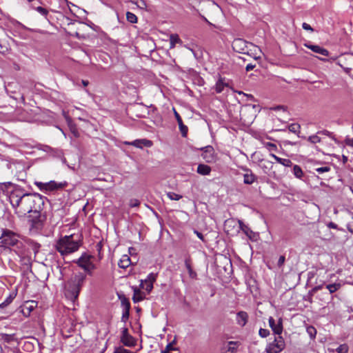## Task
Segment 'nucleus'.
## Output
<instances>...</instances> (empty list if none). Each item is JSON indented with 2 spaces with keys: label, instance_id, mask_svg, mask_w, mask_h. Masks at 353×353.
Here are the masks:
<instances>
[{
  "label": "nucleus",
  "instance_id": "nucleus-53",
  "mask_svg": "<svg viewBox=\"0 0 353 353\" xmlns=\"http://www.w3.org/2000/svg\"><path fill=\"white\" fill-rule=\"evenodd\" d=\"M254 68H255V65L249 63L246 65L245 70H246V71H250V70H253Z\"/></svg>",
  "mask_w": 353,
  "mask_h": 353
},
{
  "label": "nucleus",
  "instance_id": "nucleus-9",
  "mask_svg": "<svg viewBox=\"0 0 353 353\" xmlns=\"http://www.w3.org/2000/svg\"><path fill=\"white\" fill-rule=\"evenodd\" d=\"M201 157L208 163H214L217 160L214 149L211 145H208L203 148Z\"/></svg>",
  "mask_w": 353,
  "mask_h": 353
},
{
  "label": "nucleus",
  "instance_id": "nucleus-18",
  "mask_svg": "<svg viewBox=\"0 0 353 353\" xmlns=\"http://www.w3.org/2000/svg\"><path fill=\"white\" fill-rule=\"evenodd\" d=\"M174 116H175L177 123L179 124V129H180L182 136L184 137H186L187 133H188V127L186 125H183L182 119H181V116L179 115V114L176 111H174Z\"/></svg>",
  "mask_w": 353,
  "mask_h": 353
},
{
  "label": "nucleus",
  "instance_id": "nucleus-8",
  "mask_svg": "<svg viewBox=\"0 0 353 353\" xmlns=\"http://www.w3.org/2000/svg\"><path fill=\"white\" fill-rule=\"evenodd\" d=\"M285 341L282 336L275 337L274 341L269 343L265 348L267 353H279L285 348Z\"/></svg>",
  "mask_w": 353,
  "mask_h": 353
},
{
  "label": "nucleus",
  "instance_id": "nucleus-14",
  "mask_svg": "<svg viewBox=\"0 0 353 353\" xmlns=\"http://www.w3.org/2000/svg\"><path fill=\"white\" fill-rule=\"evenodd\" d=\"M244 170L246 172L243 174L244 183L248 185L252 184L256 180V176L253 174L251 170L245 168Z\"/></svg>",
  "mask_w": 353,
  "mask_h": 353
},
{
  "label": "nucleus",
  "instance_id": "nucleus-33",
  "mask_svg": "<svg viewBox=\"0 0 353 353\" xmlns=\"http://www.w3.org/2000/svg\"><path fill=\"white\" fill-rule=\"evenodd\" d=\"M348 350L349 348L347 344H342L336 349V352L337 353H347Z\"/></svg>",
  "mask_w": 353,
  "mask_h": 353
},
{
  "label": "nucleus",
  "instance_id": "nucleus-34",
  "mask_svg": "<svg viewBox=\"0 0 353 353\" xmlns=\"http://www.w3.org/2000/svg\"><path fill=\"white\" fill-rule=\"evenodd\" d=\"M129 316H130V309L123 310L121 321L125 323L128 320Z\"/></svg>",
  "mask_w": 353,
  "mask_h": 353
},
{
  "label": "nucleus",
  "instance_id": "nucleus-62",
  "mask_svg": "<svg viewBox=\"0 0 353 353\" xmlns=\"http://www.w3.org/2000/svg\"><path fill=\"white\" fill-rule=\"evenodd\" d=\"M327 227H328V228H331V222L328 223L327 224Z\"/></svg>",
  "mask_w": 353,
  "mask_h": 353
},
{
  "label": "nucleus",
  "instance_id": "nucleus-27",
  "mask_svg": "<svg viewBox=\"0 0 353 353\" xmlns=\"http://www.w3.org/2000/svg\"><path fill=\"white\" fill-rule=\"evenodd\" d=\"M237 344H238V342L229 341L228 343L227 351L230 353H236Z\"/></svg>",
  "mask_w": 353,
  "mask_h": 353
},
{
  "label": "nucleus",
  "instance_id": "nucleus-5",
  "mask_svg": "<svg viewBox=\"0 0 353 353\" xmlns=\"http://www.w3.org/2000/svg\"><path fill=\"white\" fill-rule=\"evenodd\" d=\"M249 46L256 48V46H253L252 43H248L242 39H236L232 42V48L234 51L239 53L250 55L254 59H259L260 57L253 55L252 53L250 52L252 50H249Z\"/></svg>",
  "mask_w": 353,
  "mask_h": 353
},
{
  "label": "nucleus",
  "instance_id": "nucleus-56",
  "mask_svg": "<svg viewBox=\"0 0 353 353\" xmlns=\"http://www.w3.org/2000/svg\"><path fill=\"white\" fill-rule=\"evenodd\" d=\"M272 110H285V108L283 105H278L274 108H272Z\"/></svg>",
  "mask_w": 353,
  "mask_h": 353
},
{
  "label": "nucleus",
  "instance_id": "nucleus-46",
  "mask_svg": "<svg viewBox=\"0 0 353 353\" xmlns=\"http://www.w3.org/2000/svg\"><path fill=\"white\" fill-rule=\"evenodd\" d=\"M34 184L39 188L40 190L46 192V183L36 181Z\"/></svg>",
  "mask_w": 353,
  "mask_h": 353
},
{
  "label": "nucleus",
  "instance_id": "nucleus-28",
  "mask_svg": "<svg viewBox=\"0 0 353 353\" xmlns=\"http://www.w3.org/2000/svg\"><path fill=\"white\" fill-rule=\"evenodd\" d=\"M15 296H16V293L12 292L11 294H10V295L7 297V299L1 304H0V307H5V306L8 305V304H10L13 301V299L15 298Z\"/></svg>",
  "mask_w": 353,
  "mask_h": 353
},
{
  "label": "nucleus",
  "instance_id": "nucleus-2",
  "mask_svg": "<svg viewBox=\"0 0 353 353\" xmlns=\"http://www.w3.org/2000/svg\"><path fill=\"white\" fill-rule=\"evenodd\" d=\"M1 243L5 248L12 247V250L20 258L23 265L30 267L31 265L30 251L27 245L19 239V235L8 229L2 231L0 237Z\"/></svg>",
  "mask_w": 353,
  "mask_h": 353
},
{
  "label": "nucleus",
  "instance_id": "nucleus-58",
  "mask_svg": "<svg viewBox=\"0 0 353 353\" xmlns=\"http://www.w3.org/2000/svg\"><path fill=\"white\" fill-rule=\"evenodd\" d=\"M82 83H83V86H87L88 85V81L83 80Z\"/></svg>",
  "mask_w": 353,
  "mask_h": 353
},
{
  "label": "nucleus",
  "instance_id": "nucleus-11",
  "mask_svg": "<svg viewBox=\"0 0 353 353\" xmlns=\"http://www.w3.org/2000/svg\"><path fill=\"white\" fill-rule=\"evenodd\" d=\"M67 185L68 183L66 181L57 183L54 181H50V182L46 183V192L63 189Z\"/></svg>",
  "mask_w": 353,
  "mask_h": 353
},
{
  "label": "nucleus",
  "instance_id": "nucleus-35",
  "mask_svg": "<svg viewBox=\"0 0 353 353\" xmlns=\"http://www.w3.org/2000/svg\"><path fill=\"white\" fill-rule=\"evenodd\" d=\"M307 332L309 336L312 339L314 338L316 334V330L313 326H309L307 327Z\"/></svg>",
  "mask_w": 353,
  "mask_h": 353
},
{
  "label": "nucleus",
  "instance_id": "nucleus-61",
  "mask_svg": "<svg viewBox=\"0 0 353 353\" xmlns=\"http://www.w3.org/2000/svg\"><path fill=\"white\" fill-rule=\"evenodd\" d=\"M350 68H345V72H346V73H348V72H350Z\"/></svg>",
  "mask_w": 353,
  "mask_h": 353
},
{
  "label": "nucleus",
  "instance_id": "nucleus-19",
  "mask_svg": "<svg viewBox=\"0 0 353 353\" xmlns=\"http://www.w3.org/2000/svg\"><path fill=\"white\" fill-rule=\"evenodd\" d=\"M305 46L310 49L311 50H312L314 52H316V53H318V54H320L323 56H328L329 54V52L320 47L319 46H316V45H312V44H306Z\"/></svg>",
  "mask_w": 353,
  "mask_h": 353
},
{
  "label": "nucleus",
  "instance_id": "nucleus-30",
  "mask_svg": "<svg viewBox=\"0 0 353 353\" xmlns=\"http://www.w3.org/2000/svg\"><path fill=\"white\" fill-rule=\"evenodd\" d=\"M126 18L128 21H129L131 23H135L137 22V17L130 12H127Z\"/></svg>",
  "mask_w": 353,
  "mask_h": 353
},
{
  "label": "nucleus",
  "instance_id": "nucleus-40",
  "mask_svg": "<svg viewBox=\"0 0 353 353\" xmlns=\"http://www.w3.org/2000/svg\"><path fill=\"white\" fill-rule=\"evenodd\" d=\"M175 348L173 347L172 343H168L165 348L161 350V353H170L171 350H174Z\"/></svg>",
  "mask_w": 353,
  "mask_h": 353
},
{
  "label": "nucleus",
  "instance_id": "nucleus-59",
  "mask_svg": "<svg viewBox=\"0 0 353 353\" xmlns=\"http://www.w3.org/2000/svg\"><path fill=\"white\" fill-rule=\"evenodd\" d=\"M326 288H327V289H328V290H329V291L331 292V289H332L331 284H327V285H326Z\"/></svg>",
  "mask_w": 353,
  "mask_h": 353
},
{
  "label": "nucleus",
  "instance_id": "nucleus-45",
  "mask_svg": "<svg viewBox=\"0 0 353 353\" xmlns=\"http://www.w3.org/2000/svg\"><path fill=\"white\" fill-rule=\"evenodd\" d=\"M36 10L43 16H46L48 13V10L46 8L41 6L36 8Z\"/></svg>",
  "mask_w": 353,
  "mask_h": 353
},
{
  "label": "nucleus",
  "instance_id": "nucleus-21",
  "mask_svg": "<svg viewBox=\"0 0 353 353\" xmlns=\"http://www.w3.org/2000/svg\"><path fill=\"white\" fill-rule=\"evenodd\" d=\"M211 172L210 166L205 164H199L197 167V172L201 175H208Z\"/></svg>",
  "mask_w": 353,
  "mask_h": 353
},
{
  "label": "nucleus",
  "instance_id": "nucleus-44",
  "mask_svg": "<svg viewBox=\"0 0 353 353\" xmlns=\"http://www.w3.org/2000/svg\"><path fill=\"white\" fill-rule=\"evenodd\" d=\"M315 170L319 172V174H322L325 172H328L330 170V167L328 166H324V167H320L315 168Z\"/></svg>",
  "mask_w": 353,
  "mask_h": 353
},
{
  "label": "nucleus",
  "instance_id": "nucleus-50",
  "mask_svg": "<svg viewBox=\"0 0 353 353\" xmlns=\"http://www.w3.org/2000/svg\"><path fill=\"white\" fill-rule=\"evenodd\" d=\"M236 92L239 94H243V96H245L246 97H248V99H250V100H253L254 99V97L252 95V94H245L242 91H236Z\"/></svg>",
  "mask_w": 353,
  "mask_h": 353
},
{
  "label": "nucleus",
  "instance_id": "nucleus-7",
  "mask_svg": "<svg viewBox=\"0 0 353 353\" xmlns=\"http://www.w3.org/2000/svg\"><path fill=\"white\" fill-rule=\"evenodd\" d=\"M29 218V221L32 229L39 230L43 228V223L46 220V216L41 214V211L31 213Z\"/></svg>",
  "mask_w": 353,
  "mask_h": 353
},
{
  "label": "nucleus",
  "instance_id": "nucleus-17",
  "mask_svg": "<svg viewBox=\"0 0 353 353\" xmlns=\"http://www.w3.org/2000/svg\"><path fill=\"white\" fill-rule=\"evenodd\" d=\"M185 266L188 270L189 276L191 279H195L197 277V274L195 271L193 270L192 268V260L190 256L186 257L185 259Z\"/></svg>",
  "mask_w": 353,
  "mask_h": 353
},
{
  "label": "nucleus",
  "instance_id": "nucleus-23",
  "mask_svg": "<svg viewBox=\"0 0 353 353\" xmlns=\"http://www.w3.org/2000/svg\"><path fill=\"white\" fill-rule=\"evenodd\" d=\"M226 86H228V83H225L222 78H220L216 83L215 90L217 93H221Z\"/></svg>",
  "mask_w": 353,
  "mask_h": 353
},
{
  "label": "nucleus",
  "instance_id": "nucleus-26",
  "mask_svg": "<svg viewBox=\"0 0 353 353\" xmlns=\"http://www.w3.org/2000/svg\"><path fill=\"white\" fill-rule=\"evenodd\" d=\"M119 299L121 301V307H123V310L130 309V303L125 296H119Z\"/></svg>",
  "mask_w": 353,
  "mask_h": 353
},
{
  "label": "nucleus",
  "instance_id": "nucleus-48",
  "mask_svg": "<svg viewBox=\"0 0 353 353\" xmlns=\"http://www.w3.org/2000/svg\"><path fill=\"white\" fill-rule=\"evenodd\" d=\"M285 261V256H280V257L279 259V261H278V266L279 267H281L284 264Z\"/></svg>",
  "mask_w": 353,
  "mask_h": 353
},
{
  "label": "nucleus",
  "instance_id": "nucleus-42",
  "mask_svg": "<svg viewBox=\"0 0 353 353\" xmlns=\"http://www.w3.org/2000/svg\"><path fill=\"white\" fill-rule=\"evenodd\" d=\"M140 205V201L138 199H133L130 201L129 205L131 208L138 207Z\"/></svg>",
  "mask_w": 353,
  "mask_h": 353
},
{
  "label": "nucleus",
  "instance_id": "nucleus-1",
  "mask_svg": "<svg viewBox=\"0 0 353 353\" xmlns=\"http://www.w3.org/2000/svg\"><path fill=\"white\" fill-rule=\"evenodd\" d=\"M44 197L38 193L24 194L19 196L12 194L10 199L15 212L20 216L28 213L41 211L44 205Z\"/></svg>",
  "mask_w": 353,
  "mask_h": 353
},
{
  "label": "nucleus",
  "instance_id": "nucleus-54",
  "mask_svg": "<svg viewBox=\"0 0 353 353\" xmlns=\"http://www.w3.org/2000/svg\"><path fill=\"white\" fill-rule=\"evenodd\" d=\"M270 155L272 158H274L276 160V162H278L279 163H281V161H282V158H280L274 154H271Z\"/></svg>",
  "mask_w": 353,
  "mask_h": 353
},
{
  "label": "nucleus",
  "instance_id": "nucleus-64",
  "mask_svg": "<svg viewBox=\"0 0 353 353\" xmlns=\"http://www.w3.org/2000/svg\"><path fill=\"white\" fill-rule=\"evenodd\" d=\"M332 228H334L336 227L333 223H332Z\"/></svg>",
  "mask_w": 353,
  "mask_h": 353
},
{
  "label": "nucleus",
  "instance_id": "nucleus-4",
  "mask_svg": "<svg viewBox=\"0 0 353 353\" xmlns=\"http://www.w3.org/2000/svg\"><path fill=\"white\" fill-rule=\"evenodd\" d=\"M85 275L83 273H78L66 282L64 294L68 299L73 302L77 299L81 289L85 283Z\"/></svg>",
  "mask_w": 353,
  "mask_h": 353
},
{
  "label": "nucleus",
  "instance_id": "nucleus-16",
  "mask_svg": "<svg viewBox=\"0 0 353 353\" xmlns=\"http://www.w3.org/2000/svg\"><path fill=\"white\" fill-rule=\"evenodd\" d=\"M248 314L246 312L240 311L236 314V322L237 323L243 327L248 322Z\"/></svg>",
  "mask_w": 353,
  "mask_h": 353
},
{
  "label": "nucleus",
  "instance_id": "nucleus-36",
  "mask_svg": "<svg viewBox=\"0 0 353 353\" xmlns=\"http://www.w3.org/2000/svg\"><path fill=\"white\" fill-rule=\"evenodd\" d=\"M157 277V274L154 273H150L148 275L147 279L144 281L150 282L153 284V283L156 281Z\"/></svg>",
  "mask_w": 353,
  "mask_h": 353
},
{
  "label": "nucleus",
  "instance_id": "nucleus-6",
  "mask_svg": "<svg viewBox=\"0 0 353 353\" xmlns=\"http://www.w3.org/2000/svg\"><path fill=\"white\" fill-rule=\"evenodd\" d=\"M92 255L83 253L77 261V265L90 275L92 274V270L96 268V265L92 261Z\"/></svg>",
  "mask_w": 353,
  "mask_h": 353
},
{
  "label": "nucleus",
  "instance_id": "nucleus-13",
  "mask_svg": "<svg viewBox=\"0 0 353 353\" xmlns=\"http://www.w3.org/2000/svg\"><path fill=\"white\" fill-rule=\"evenodd\" d=\"M269 325L274 334L280 335L283 331L282 319H280L277 323H275L273 317L269 318Z\"/></svg>",
  "mask_w": 353,
  "mask_h": 353
},
{
  "label": "nucleus",
  "instance_id": "nucleus-38",
  "mask_svg": "<svg viewBox=\"0 0 353 353\" xmlns=\"http://www.w3.org/2000/svg\"><path fill=\"white\" fill-rule=\"evenodd\" d=\"M259 334L262 338H265L270 334V331L266 329L261 328L259 331Z\"/></svg>",
  "mask_w": 353,
  "mask_h": 353
},
{
  "label": "nucleus",
  "instance_id": "nucleus-63",
  "mask_svg": "<svg viewBox=\"0 0 353 353\" xmlns=\"http://www.w3.org/2000/svg\"><path fill=\"white\" fill-rule=\"evenodd\" d=\"M0 353H3V349L2 347L0 345Z\"/></svg>",
  "mask_w": 353,
  "mask_h": 353
},
{
  "label": "nucleus",
  "instance_id": "nucleus-37",
  "mask_svg": "<svg viewBox=\"0 0 353 353\" xmlns=\"http://www.w3.org/2000/svg\"><path fill=\"white\" fill-rule=\"evenodd\" d=\"M134 3L141 9H145L147 7L146 3L144 0H137Z\"/></svg>",
  "mask_w": 353,
  "mask_h": 353
},
{
  "label": "nucleus",
  "instance_id": "nucleus-43",
  "mask_svg": "<svg viewBox=\"0 0 353 353\" xmlns=\"http://www.w3.org/2000/svg\"><path fill=\"white\" fill-rule=\"evenodd\" d=\"M299 128H300L299 125L295 124V123L291 124L289 126L290 131L292 132H296L297 131H299Z\"/></svg>",
  "mask_w": 353,
  "mask_h": 353
},
{
  "label": "nucleus",
  "instance_id": "nucleus-29",
  "mask_svg": "<svg viewBox=\"0 0 353 353\" xmlns=\"http://www.w3.org/2000/svg\"><path fill=\"white\" fill-rule=\"evenodd\" d=\"M293 174L296 178L301 179L303 173L301 167L295 165L293 167Z\"/></svg>",
  "mask_w": 353,
  "mask_h": 353
},
{
  "label": "nucleus",
  "instance_id": "nucleus-12",
  "mask_svg": "<svg viewBox=\"0 0 353 353\" xmlns=\"http://www.w3.org/2000/svg\"><path fill=\"white\" fill-rule=\"evenodd\" d=\"M125 144L131 145L136 148L142 149L143 147L150 148L152 145V142L150 140L145 139H137L132 142H126Z\"/></svg>",
  "mask_w": 353,
  "mask_h": 353
},
{
  "label": "nucleus",
  "instance_id": "nucleus-3",
  "mask_svg": "<svg viewBox=\"0 0 353 353\" xmlns=\"http://www.w3.org/2000/svg\"><path fill=\"white\" fill-rule=\"evenodd\" d=\"M82 242L83 237L81 234L65 235L57 241L55 248L61 255L65 256L77 252Z\"/></svg>",
  "mask_w": 353,
  "mask_h": 353
},
{
  "label": "nucleus",
  "instance_id": "nucleus-10",
  "mask_svg": "<svg viewBox=\"0 0 353 353\" xmlns=\"http://www.w3.org/2000/svg\"><path fill=\"white\" fill-rule=\"evenodd\" d=\"M121 341L122 343L128 347H133L136 345L135 339L129 334L128 330L123 327L121 332Z\"/></svg>",
  "mask_w": 353,
  "mask_h": 353
},
{
  "label": "nucleus",
  "instance_id": "nucleus-47",
  "mask_svg": "<svg viewBox=\"0 0 353 353\" xmlns=\"http://www.w3.org/2000/svg\"><path fill=\"white\" fill-rule=\"evenodd\" d=\"M302 28L305 30H309L310 32L314 31L313 28L310 26V25L307 23H303L302 24Z\"/></svg>",
  "mask_w": 353,
  "mask_h": 353
},
{
  "label": "nucleus",
  "instance_id": "nucleus-60",
  "mask_svg": "<svg viewBox=\"0 0 353 353\" xmlns=\"http://www.w3.org/2000/svg\"><path fill=\"white\" fill-rule=\"evenodd\" d=\"M343 162L345 163V161H347V158L345 157V156H343Z\"/></svg>",
  "mask_w": 353,
  "mask_h": 353
},
{
  "label": "nucleus",
  "instance_id": "nucleus-51",
  "mask_svg": "<svg viewBox=\"0 0 353 353\" xmlns=\"http://www.w3.org/2000/svg\"><path fill=\"white\" fill-rule=\"evenodd\" d=\"M194 234H196V236H198V238H199L201 241H204L205 239H204V236L203 235L202 233H201L200 232L197 231V230H194Z\"/></svg>",
  "mask_w": 353,
  "mask_h": 353
},
{
  "label": "nucleus",
  "instance_id": "nucleus-20",
  "mask_svg": "<svg viewBox=\"0 0 353 353\" xmlns=\"http://www.w3.org/2000/svg\"><path fill=\"white\" fill-rule=\"evenodd\" d=\"M130 264H131L130 258L127 254L123 255L118 263L119 268H123V269L127 268L128 267L130 266Z\"/></svg>",
  "mask_w": 353,
  "mask_h": 353
},
{
  "label": "nucleus",
  "instance_id": "nucleus-39",
  "mask_svg": "<svg viewBox=\"0 0 353 353\" xmlns=\"http://www.w3.org/2000/svg\"><path fill=\"white\" fill-rule=\"evenodd\" d=\"M280 164L285 167H291L292 165V162L289 159H282Z\"/></svg>",
  "mask_w": 353,
  "mask_h": 353
},
{
  "label": "nucleus",
  "instance_id": "nucleus-22",
  "mask_svg": "<svg viewBox=\"0 0 353 353\" xmlns=\"http://www.w3.org/2000/svg\"><path fill=\"white\" fill-rule=\"evenodd\" d=\"M238 223L239 225V229L241 230L246 236L250 238L251 234L253 233L252 230L248 225H245L241 220L238 221Z\"/></svg>",
  "mask_w": 353,
  "mask_h": 353
},
{
  "label": "nucleus",
  "instance_id": "nucleus-41",
  "mask_svg": "<svg viewBox=\"0 0 353 353\" xmlns=\"http://www.w3.org/2000/svg\"><path fill=\"white\" fill-rule=\"evenodd\" d=\"M308 140L312 143H319L321 141V139L319 136L317 135H313V136H310L308 139Z\"/></svg>",
  "mask_w": 353,
  "mask_h": 353
},
{
  "label": "nucleus",
  "instance_id": "nucleus-49",
  "mask_svg": "<svg viewBox=\"0 0 353 353\" xmlns=\"http://www.w3.org/2000/svg\"><path fill=\"white\" fill-rule=\"evenodd\" d=\"M267 147L270 150H276V145L274 143H268Z\"/></svg>",
  "mask_w": 353,
  "mask_h": 353
},
{
  "label": "nucleus",
  "instance_id": "nucleus-24",
  "mask_svg": "<svg viewBox=\"0 0 353 353\" xmlns=\"http://www.w3.org/2000/svg\"><path fill=\"white\" fill-rule=\"evenodd\" d=\"M181 40L180 39L179 37L176 34H172L170 36V48H174L176 43H181Z\"/></svg>",
  "mask_w": 353,
  "mask_h": 353
},
{
  "label": "nucleus",
  "instance_id": "nucleus-25",
  "mask_svg": "<svg viewBox=\"0 0 353 353\" xmlns=\"http://www.w3.org/2000/svg\"><path fill=\"white\" fill-rule=\"evenodd\" d=\"M140 288L145 290L148 293H150L153 289V284L150 282L141 280Z\"/></svg>",
  "mask_w": 353,
  "mask_h": 353
},
{
  "label": "nucleus",
  "instance_id": "nucleus-52",
  "mask_svg": "<svg viewBox=\"0 0 353 353\" xmlns=\"http://www.w3.org/2000/svg\"><path fill=\"white\" fill-rule=\"evenodd\" d=\"M345 143L347 145L353 148V139H350V138L346 139Z\"/></svg>",
  "mask_w": 353,
  "mask_h": 353
},
{
  "label": "nucleus",
  "instance_id": "nucleus-57",
  "mask_svg": "<svg viewBox=\"0 0 353 353\" xmlns=\"http://www.w3.org/2000/svg\"><path fill=\"white\" fill-rule=\"evenodd\" d=\"M3 339L6 341L9 342L10 340L11 339V336L8 334H5Z\"/></svg>",
  "mask_w": 353,
  "mask_h": 353
},
{
  "label": "nucleus",
  "instance_id": "nucleus-32",
  "mask_svg": "<svg viewBox=\"0 0 353 353\" xmlns=\"http://www.w3.org/2000/svg\"><path fill=\"white\" fill-rule=\"evenodd\" d=\"M235 221L234 220H227L225 222V230L228 234H230L229 228L231 227H235Z\"/></svg>",
  "mask_w": 353,
  "mask_h": 353
},
{
  "label": "nucleus",
  "instance_id": "nucleus-15",
  "mask_svg": "<svg viewBox=\"0 0 353 353\" xmlns=\"http://www.w3.org/2000/svg\"><path fill=\"white\" fill-rule=\"evenodd\" d=\"M133 296L132 300L134 303H138L143 301L145 298V294L141 291L137 287H133Z\"/></svg>",
  "mask_w": 353,
  "mask_h": 353
},
{
  "label": "nucleus",
  "instance_id": "nucleus-31",
  "mask_svg": "<svg viewBox=\"0 0 353 353\" xmlns=\"http://www.w3.org/2000/svg\"><path fill=\"white\" fill-rule=\"evenodd\" d=\"M167 196L170 200H174V201H179V199H181L182 198L181 195L178 194L173 192H168Z\"/></svg>",
  "mask_w": 353,
  "mask_h": 353
},
{
  "label": "nucleus",
  "instance_id": "nucleus-55",
  "mask_svg": "<svg viewBox=\"0 0 353 353\" xmlns=\"http://www.w3.org/2000/svg\"><path fill=\"white\" fill-rule=\"evenodd\" d=\"M340 285L339 284H332V292L333 293L334 291L338 290L339 288Z\"/></svg>",
  "mask_w": 353,
  "mask_h": 353
}]
</instances>
